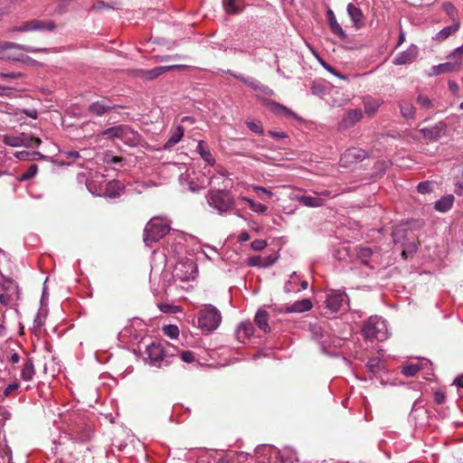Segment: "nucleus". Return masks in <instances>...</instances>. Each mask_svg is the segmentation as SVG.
<instances>
[{"mask_svg":"<svg viewBox=\"0 0 463 463\" xmlns=\"http://www.w3.org/2000/svg\"><path fill=\"white\" fill-rule=\"evenodd\" d=\"M295 199L300 203L301 204L307 207H320L325 204L326 200L322 197L314 195H307V194H297Z\"/></svg>","mask_w":463,"mask_h":463,"instance_id":"nucleus-20","label":"nucleus"},{"mask_svg":"<svg viewBox=\"0 0 463 463\" xmlns=\"http://www.w3.org/2000/svg\"><path fill=\"white\" fill-rule=\"evenodd\" d=\"M246 125L251 131L258 133L260 135L263 134V128L260 123L254 121H247Z\"/></svg>","mask_w":463,"mask_h":463,"instance_id":"nucleus-52","label":"nucleus"},{"mask_svg":"<svg viewBox=\"0 0 463 463\" xmlns=\"http://www.w3.org/2000/svg\"><path fill=\"white\" fill-rule=\"evenodd\" d=\"M461 67V62L458 61L440 63L434 65L430 69V76H437L440 73H448L458 71Z\"/></svg>","mask_w":463,"mask_h":463,"instance_id":"nucleus-18","label":"nucleus"},{"mask_svg":"<svg viewBox=\"0 0 463 463\" xmlns=\"http://www.w3.org/2000/svg\"><path fill=\"white\" fill-rule=\"evenodd\" d=\"M198 326L204 332L216 330L222 323L220 310L213 305H205L197 317Z\"/></svg>","mask_w":463,"mask_h":463,"instance_id":"nucleus-4","label":"nucleus"},{"mask_svg":"<svg viewBox=\"0 0 463 463\" xmlns=\"http://www.w3.org/2000/svg\"><path fill=\"white\" fill-rule=\"evenodd\" d=\"M347 304V296L345 292L337 289H330L327 292L326 305L332 312L335 313L340 311L342 307Z\"/></svg>","mask_w":463,"mask_h":463,"instance_id":"nucleus-12","label":"nucleus"},{"mask_svg":"<svg viewBox=\"0 0 463 463\" xmlns=\"http://www.w3.org/2000/svg\"><path fill=\"white\" fill-rule=\"evenodd\" d=\"M20 384L17 382L10 383L4 391L5 397H8L13 392L19 388Z\"/></svg>","mask_w":463,"mask_h":463,"instance_id":"nucleus-59","label":"nucleus"},{"mask_svg":"<svg viewBox=\"0 0 463 463\" xmlns=\"http://www.w3.org/2000/svg\"><path fill=\"white\" fill-rule=\"evenodd\" d=\"M158 308L164 313H176L179 310L177 306H174L167 303H160L158 304Z\"/></svg>","mask_w":463,"mask_h":463,"instance_id":"nucleus-49","label":"nucleus"},{"mask_svg":"<svg viewBox=\"0 0 463 463\" xmlns=\"http://www.w3.org/2000/svg\"><path fill=\"white\" fill-rule=\"evenodd\" d=\"M263 262L265 263V267L272 266L279 259V255L277 253H272L268 256L262 257Z\"/></svg>","mask_w":463,"mask_h":463,"instance_id":"nucleus-55","label":"nucleus"},{"mask_svg":"<svg viewBox=\"0 0 463 463\" xmlns=\"http://www.w3.org/2000/svg\"><path fill=\"white\" fill-rule=\"evenodd\" d=\"M184 128L181 126H177L175 128V129L171 133V136L169 137V138L167 139V141L165 145V147L170 148V147L174 146L175 145H176L184 137Z\"/></svg>","mask_w":463,"mask_h":463,"instance_id":"nucleus-35","label":"nucleus"},{"mask_svg":"<svg viewBox=\"0 0 463 463\" xmlns=\"http://www.w3.org/2000/svg\"><path fill=\"white\" fill-rule=\"evenodd\" d=\"M419 55V48L411 44L407 50L399 52L392 61L394 65H405L413 62Z\"/></svg>","mask_w":463,"mask_h":463,"instance_id":"nucleus-14","label":"nucleus"},{"mask_svg":"<svg viewBox=\"0 0 463 463\" xmlns=\"http://www.w3.org/2000/svg\"><path fill=\"white\" fill-rule=\"evenodd\" d=\"M34 374L35 370L33 362L31 358H27L23 364V368L21 371V378L25 382H29L33 380Z\"/></svg>","mask_w":463,"mask_h":463,"instance_id":"nucleus-32","label":"nucleus"},{"mask_svg":"<svg viewBox=\"0 0 463 463\" xmlns=\"http://www.w3.org/2000/svg\"><path fill=\"white\" fill-rule=\"evenodd\" d=\"M417 190L419 193L420 194H428V193H430L431 190H432V187H431V184L430 182L428 181H425V182H420L418 186H417Z\"/></svg>","mask_w":463,"mask_h":463,"instance_id":"nucleus-54","label":"nucleus"},{"mask_svg":"<svg viewBox=\"0 0 463 463\" xmlns=\"http://www.w3.org/2000/svg\"><path fill=\"white\" fill-rule=\"evenodd\" d=\"M247 263L250 267L266 268L261 256H252L248 259Z\"/></svg>","mask_w":463,"mask_h":463,"instance_id":"nucleus-48","label":"nucleus"},{"mask_svg":"<svg viewBox=\"0 0 463 463\" xmlns=\"http://www.w3.org/2000/svg\"><path fill=\"white\" fill-rule=\"evenodd\" d=\"M420 370V365L419 364H411L402 368V373L407 377L414 376Z\"/></svg>","mask_w":463,"mask_h":463,"instance_id":"nucleus-41","label":"nucleus"},{"mask_svg":"<svg viewBox=\"0 0 463 463\" xmlns=\"http://www.w3.org/2000/svg\"><path fill=\"white\" fill-rule=\"evenodd\" d=\"M401 115L406 119H413L415 118V108L410 100L401 99L399 101Z\"/></svg>","mask_w":463,"mask_h":463,"instance_id":"nucleus-29","label":"nucleus"},{"mask_svg":"<svg viewBox=\"0 0 463 463\" xmlns=\"http://www.w3.org/2000/svg\"><path fill=\"white\" fill-rule=\"evenodd\" d=\"M454 201L455 197L453 194L444 195L435 203L434 209L439 213H447L451 209Z\"/></svg>","mask_w":463,"mask_h":463,"instance_id":"nucleus-27","label":"nucleus"},{"mask_svg":"<svg viewBox=\"0 0 463 463\" xmlns=\"http://www.w3.org/2000/svg\"><path fill=\"white\" fill-rule=\"evenodd\" d=\"M449 90L453 93L457 94L459 90L458 84L454 80H449Z\"/></svg>","mask_w":463,"mask_h":463,"instance_id":"nucleus-62","label":"nucleus"},{"mask_svg":"<svg viewBox=\"0 0 463 463\" xmlns=\"http://www.w3.org/2000/svg\"><path fill=\"white\" fill-rule=\"evenodd\" d=\"M253 324L250 321H243L239 325L236 330V337L238 341L244 343L253 335Z\"/></svg>","mask_w":463,"mask_h":463,"instance_id":"nucleus-22","label":"nucleus"},{"mask_svg":"<svg viewBox=\"0 0 463 463\" xmlns=\"http://www.w3.org/2000/svg\"><path fill=\"white\" fill-rule=\"evenodd\" d=\"M109 5H107L106 3H104L103 1H99L97 3H95L92 6H91V10L93 11H99L103 8H109Z\"/></svg>","mask_w":463,"mask_h":463,"instance_id":"nucleus-61","label":"nucleus"},{"mask_svg":"<svg viewBox=\"0 0 463 463\" xmlns=\"http://www.w3.org/2000/svg\"><path fill=\"white\" fill-rule=\"evenodd\" d=\"M442 9L444 10V12H446V14L451 17H453L455 15V13H456V7L451 4V3H444L442 5Z\"/></svg>","mask_w":463,"mask_h":463,"instance_id":"nucleus-58","label":"nucleus"},{"mask_svg":"<svg viewBox=\"0 0 463 463\" xmlns=\"http://www.w3.org/2000/svg\"><path fill=\"white\" fill-rule=\"evenodd\" d=\"M24 76L22 72H0V79L4 80H16Z\"/></svg>","mask_w":463,"mask_h":463,"instance_id":"nucleus-51","label":"nucleus"},{"mask_svg":"<svg viewBox=\"0 0 463 463\" xmlns=\"http://www.w3.org/2000/svg\"><path fill=\"white\" fill-rule=\"evenodd\" d=\"M46 48H35L30 45L19 44L13 42H0V60L12 61H25L28 57L24 52H49Z\"/></svg>","mask_w":463,"mask_h":463,"instance_id":"nucleus-1","label":"nucleus"},{"mask_svg":"<svg viewBox=\"0 0 463 463\" xmlns=\"http://www.w3.org/2000/svg\"><path fill=\"white\" fill-rule=\"evenodd\" d=\"M18 89L14 86H4L0 84V96L1 97H12L14 92Z\"/></svg>","mask_w":463,"mask_h":463,"instance_id":"nucleus-50","label":"nucleus"},{"mask_svg":"<svg viewBox=\"0 0 463 463\" xmlns=\"http://www.w3.org/2000/svg\"><path fill=\"white\" fill-rule=\"evenodd\" d=\"M310 90L313 95L318 96L320 98L326 94V88L322 83L317 81H314L312 83Z\"/></svg>","mask_w":463,"mask_h":463,"instance_id":"nucleus-42","label":"nucleus"},{"mask_svg":"<svg viewBox=\"0 0 463 463\" xmlns=\"http://www.w3.org/2000/svg\"><path fill=\"white\" fill-rule=\"evenodd\" d=\"M170 231L169 224L160 219L152 218L146 225L144 230V242L146 246L151 247L153 243L161 240Z\"/></svg>","mask_w":463,"mask_h":463,"instance_id":"nucleus-5","label":"nucleus"},{"mask_svg":"<svg viewBox=\"0 0 463 463\" xmlns=\"http://www.w3.org/2000/svg\"><path fill=\"white\" fill-rule=\"evenodd\" d=\"M250 246L252 250L260 251L267 246V242L264 240H255L251 242Z\"/></svg>","mask_w":463,"mask_h":463,"instance_id":"nucleus-56","label":"nucleus"},{"mask_svg":"<svg viewBox=\"0 0 463 463\" xmlns=\"http://www.w3.org/2000/svg\"><path fill=\"white\" fill-rule=\"evenodd\" d=\"M363 118V111L361 109H348L345 112L341 126L345 128H351L359 122Z\"/></svg>","mask_w":463,"mask_h":463,"instance_id":"nucleus-17","label":"nucleus"},{"mask_svg":"<svg viewBox=\"0 0 463 463\" xmlns=\"http://www.w3.org/2000/svg\"><path fill=\"white\" fill-rule=\"evenodd\" d=\"M165 67L158 66L151 70H145L141 71V76L146 80H154L157 78L159 75L165 73Z\"/></svg>","mask_w":463,"mask_h":463,"instance_id":"nucleus-40","label":"nucleus"},{"mask_svg":"<svg viewBox=\"0 0 463 463\" xmlns=\"http://www.w3.org/2000/svg\"><path fill=\"white\" fill-rule=\"evenodd\" d=\"M383 100L380 99H373L366 97L364 99V113L367 117L372 118L379 109Z\"/></svg>","mask_w":463,"mask_h":463,"instance_id":"nucleus-25","label":"nucleus"},{"mask_svg":"<svg viewBox=\"0 0 463 463\" xmlns=\"http://www.w3.org/2000/svg\"><path fill=\"white\" fill-rule=\"evenodd\" d=\"M463 56V45L461 46H458L457 47L453 52H451L448 58H456V57H458L459 60L461 59V57Z\"/></svg>","mask_w":463,"mask_h":463,"instance_id":"nucleus-60","label":"nucleus"},{"mask_svg":"<svg viewBox=\"0 0 463 463\" xmlns=\"http://www.w3.org/2000/svg\"><path fill=\"white\" fill-rule=\"evenodd\" d=\"M312 302L308 298H304L291 305H287L284 307L285 313H301L305 311H308L312 308Z\"/></svg>","mask_w":463,"mask_h":463,"instance_id":"nucleus-23","label":"nucleus"},{"mask_svg":"<svg viewBox=\"0 0 463 463\" xmlns=\"http://www.w3.org/2000/svg\"><path fill=\"white\" fill-rule=\"evenodd\" d=\"M244 83L250 86L254 90L261 91L267 95H272L273 90H270L268 86L261 84L260 81L253 78H249V80H244Z\"/></svg>","mask_w":463,"mask_h":463,"instance_id":"nucleus-38","label":"nucleus"},{"mask_svg":"<svg viewBox=\"0 0 463 463\" xmlns=\"http://www.w3.org/2000/svg\"><path fill=\"white\" fill-rule=\"evenodd\" d=\"M117 108L115 104H113L109 99H101L90 104L88 110L90 113L96 116H102L107 112L114 110Z\"/></svg>","mask_w":463,"mask_h":463,"instance_id":"nucleus-16","label":"nucleus"},{"mask_svg":"<svg viewBox=\"0 0 463 463\" xmlns=\"http://www.w3.org/2000/svg\"><path fill=\"white\" fill-rule=\"evenodd\" d=\"M340 193L341 192L338 190L332 191V190H328V189L313 191L314 194H317V196L324 198L326 201L327 198L335 197Z\"/></svg>","mask_w":463,"mask_h":463,"instance_id":"nucleus-45","label":"nucleus"},{"mask_svg":"<svg viewBox=\"0 0 463 463\" xmlns=\"http://www.w3.org/2000/svg\"><path fill=\"white\" fill-rule=\"evenodd\" d=\"M252 190L258 194L260 198L271 197L273 193L260 185H252Z\"/></svg>","mask_w":463,"mask_h":463,"instance_id":"nucleus-47","label":"nucleus"},{"mask_svg":"<svg viewBox=\"0 0 463 463\" xmlns=\"http://www.w3.org/2000/svg\"><path fill=\"white\" fill-rule=\"evenodd\" d=\"M146 354L149 364L153 366H166L172 362V356H167L163 346L159 344L152 343L147 345Z\"/></svg>","mask_w":463,"mask_h":463,"instance_id":"nucleus-9","label":"nucleus"},{"mask_svg":"<svg viewBox=\"0 0 463 463\" xmlns=\"http://www.w3.org/2000/svg\"><path fill=\"white\" fill-rule=\"evenodd\" d=\"M248 459V455L244 452L215 453L214 455L204 453L199 458L197 463H251L247 462Z\"/></svg>","mask_w":463,"mask_h":463,"instance_id":"nucleus-7","label":"nucleus"},{"mask_svg":"<svg viewBox=\"0 0 463 463\" xmlns=\"http://www.w3.org/2000/svg\"><path fill=\"white\" fill-rule=\"evenodd\" d=\"M38 166L35 164L31 165L22 175L20 177L21 181H27L31 178L34 177L37 174Z\"/></svg>","mask_w":463,"mask_h":463,"instance_id":"nucleus-43","label":"nucleus"},{"mask_svg":"<svg viewBox=\"0 0 463 463\" xmlns=\"http://www.w3.org/2000/svg\"><path fill=\"white\" fill-rule=\"evenodd\" d=\"M366 156L365 150L357 147H351L345 150L340 158L343 165H347L353 163L360 162Z\"/></svg>","mask_w":463,"mask_h":463,"instance_id":"nucleus-15","label":"nucleus"},{"mask_svg":"<svg viewBox=\"0 0 463 463\" xmlns=\"http://www.w3.org/2000/svg\"><path fill=\"white\" fill-rule=\"evenodd\" d=\"M180 358L183 362L191 364L195 360L194 354L191 351H183L180 354Z\"/></svg>","mask_w":463,"mask_h":463,"instance_id":"nucleus-53","label":"nucleus"},{"mask_svg":"<svg viewBox=\"0 0 463 463\" xmlns=\"http://www.w3.org/2000/svg\"><path fill=\"white\" fill-rule=\"evenodd\" d=\"M447 131V124L439 121L430 128L420 129V133L427 142H434L439 140Z\"/></svg>","mask_w":463,"mask_h":463,"instance_id":"nucleus-13","label":"nucleus"},{"mask_svg":"<svg viewBox=\"0 0 463 463\" xmlns=\"http://www.w3.org/2000/svg\"><path fill=\"white\" fill-rule=\"evenodd\" d=\"M326 18L331 32L334 34L337 35L340 39L345 40L347 35L345 32L343 30L342 26L338 24L334 12L330 8H328L326 11Z\"/></svg>","mask_w":463,"mask_h":463,"instance_id":"nucleus-21","label":"nucleus"},{"mask_svg":"<svg viewBox=\"0 0 463 463\" xmlns=\"http://www.w3.org/2000/svg\"><path fill=\"white\" fill-rule=\"evenodd\" d=\"M460 26L459 22H456L451 25L446 26L441 29L437 34L433 37V40L438 42H443L448 39L450 35L458 31Z\"/></svg>","mask_w":463,"mask_h":463,"instance_id":"nucleus-28","label":"nucleus"},{"mask_svg":"<svg viewBox=\"0 0 463 463\" xmlns=\"http://www.w3.org/2000/svg\"><path fill=\"white\" fill-rule=\"evenodd\" d=\"M355 255L357 260L364 265L368 266L370 269H374L371 261L373 257V252L371 248L368 247H356Z\"/></svg>","mask_w":463,"mask_h":463,"instance_id":"nucleus-24","label":"nucleus"},{"mask_svg":"<svg viewBox=\"0 0 463 463\" xmlns=\"http://www.w3.org/2000/svg\"><path fill=\"white\" fill-rule=\"evenodd\" d=\"M255 323L258 325L260 330L267 333L269 331L268 324V313L264 310H259L255 316Z\"/></svg>","mask_w":463,"mask_h":463,"instance_id":"nucleus-37","label":"nucleus"},{"mask_svg":"<svg viewBox=\"0 0 463 463\" xmlns=\"http://www.w3.org/2000/svg\"><path fill=\"white\" fill-rule=\"evenodd\" d=\"M380 360L378 358H371L366 366L370 372L375 373L379 368Z\"/></svg>","mask_w":463,"mask_h":463,"instance_id":"nucleus-57","label":"nucleus"},{"mask_svg":"<svg viewBox=\"0 0 463 463\" xmlns=\"http://www.w3.org/2000/svg\"><path fill=\"white\" fill-rule=\"evenodd\" d=\"M164 334L170 338H176L179 335V329L175 325L165 326L163 328Z\"/></svg>","mask_w":463,"mask_h":463,"instance_id":"nucleus-46","label":"nucleus"},{"mask_svg":"<svg viewBox=\"0 0 463 463\" xmlns=\"http://www.w3.org/2000/svg\"><path fill=\"white\" fill-rule=\"evenodd\" d=\"M223 7L228 14H238L242 10V0H223Z\"/></svg>","mask_w":463,"mask_h":463,"instance_id":"nucleus-36","label":"nucleus"},{"mask_svg":"<svg viewBox=\"0 0 463 463\" xmlns=\"http://www.w3.org/2000/svg\"><path fill=\"white\" fill-rule=\"evenodd\" d=\"M129 146H136L139 143V135L128 126H125L121 140Z\"/></svg>","mask_w":463,"mask_h":463,"instance_id":"nucleus-26","label":"nucleus"},{"mask_svg":"<svg viewBox=\"0 0 463 463\" xmlns=\"http://www.w3.org/2000/svg\"><path fill=\"white\" fill-rule=\"evenodd\" d=\"M196 273V264L193 260H181L176 263L173 277L181 281L194 279Z\"/></svg>","mask_w":463,"mask_h":463,"instance_id":"nucleus-11","label":"nucleus"},{"mask_svg":"<svg viewBox=\"0 0 463 463\" xmlns=\"http://www.w3.org/2000/svg\"><path fill=\"white\" fill-rule=\"evenodd\" d=\"M240 199L249 204L250 210L258 214H265L268 211V206L261 203H256L248 196H241Z\"/></svg>","mask_w":463,"mask_h":463,"instance_id":"nucleus-34","label":"nucleus"},{"mask_svg":"<svg viewBox=\"0 0 463 463\" xmlns=\"http://www.w3.org/2000/svg\"><path fill=\"white\" fill-rule=\"evenodd\" d=\"M256 454L259 458L266 455H269L270 457L274 456L276 459L275 463H295L298 461L295 452L290 450L279 451L269 445H263L258 448Z\"/></svg>","mask_w":463,"mask_h":463,"instance_id":"nucleus-8","label":"nucleus"},{"mask_svg":"<svg viewBox=\"0 0 463 463\" xmlns=\"http://www.w3.org/2000/svg\"><path fill=\"white\" fill-rule=\"evenodd\" d=\"M3 142L5 145L18 147H37L41 145L42 140L39 137H31L25 133H22L18 136L5 135L3 137Z\"/></svg>","mask_w":463,"mask_h":463,"instance_id":"nucleus-10","label":"nucleus"},{"mask_svg":"<svg viewBox=\"0 0 463 463\" xmlns=\"http://www.w3.org/2000/svg\"><path fill=\"white\" fill-rule=\"evenodd\" d=\"M123 189L124 186L119 181L113 180L106 184L104 194L110 198H115L120 195V193Z\"/></svg>","mask_w":463,"mask_h":463,"instance_id":"nucleus-30","label":"nucleus"},{"mask_svg":"<svg viewBox=\"0 0 463 463\" xmlns=\"http://www.w3.org/2000/svg\"><path fill=\"white\" fill-rule=\"evenodd\" d=\"M56 29V24L52 20L32 19L28 21L18 22L8 27L10 33H30V32H52Z\"/></svg>","mask_w":463,"mask_h":463,"instance_id":"nucleus-6","label":"nucleus"},{"mask_svg":"<svg viewBox=\"0 0 463 463\" xmlns=\"http://www.w3.org/2000/svg\"><path fill=\"white\" fill-rule=\"evenodd\" d=\"M434 398L437 403L441 404L445 402V394L441 392H436L434 394Z\"/></svg>","mask_w":463,"mask_h":463,"instance_id":"nucleus-63","label":"nucleus"},{"mask_svg":"<svg viewBox=\"0 0 463 463\" xmlns=\"http://www.w3.org/2000/svg\"><path fill=\"white\" fill-rule=\"evenodd\" d=\"M417 103L424 109H430L433 107L432 100L424 94L418 95Z\"/></svg>","mask_w":463,"mask_h":463,"instance_id":"nucleus-44","label":"nucleus"},{"mask_svg":"<svg viewBox=\"0 0 463 463\" xmlns=\"http://www.w3.org/2000/svg\"><path fill=\"white\" fill-rule=\"evenodd\" d=\"M270 109L279 115H284L286 117L289 118H296V114L289 109L288 108L285 107L284 105H281L278 102H272L270 104Z\"/></svg>","mask_w":463,"mask_h":463,"instance_id":"nucleus-39","label":"nucleus"},{"mask_svg":"<svg viewBox=\"0 0 463 463\" xmlns=\"http://www.w3.org/2000/svg\"><path fill=\"white\" fill-rule=\"evenodd\" d=\"M347 13L355 29L359 30L364 26V15L358 6L348 4Z\"/></svg>","mask_w":463,"mask_h":463,"instance_id":"nucleus-19","label":"nucleus"},{"mask_svg":"<svg viewBox=\"0 0 463 463\" xmlns=\"http://www.w3.org/2000/svg\"><path fill=\"white\" fill-rule=\"evenodd\" d=\"M205 199L208 205L219 214L227 213L234 205V198L227 190L211 189L206 194Z\"/></svg>","mask_w":463,"mask_h":463,"instance_id":"nucleus-2","label":"nucleus"},{"mask_svg":"<svg viewBox=\"0 0 463 463\" xmlns=\"http://www.w3.org/2000/svg\"><path fill=\"white\" fill-rule=\"evenodd\" d=\"M126 125H118L107 128L100 133V136L108 139H118L121 140L122 133Z\"/></svg>","mask_w":463,"mask_h":463,"instance_id":"nucleus-31","label":"nucleus"},{"mask_svg":"<svg viewBox=\"0 0 463 463\" xmlns=\"http://www.w3.org/2000/svg\"><path fill=\"white\" fill-rule=\"evenodd\" d=\"M67 3L68 1L67 0H60L57 7H56V11L59 13V14H61L64 12L65 10V7L67 5Z\"/></svg>","mask_w":463,"mask_h":463,"instance_id":"nucleus-64","label":"nucleus"},{"mask_svg":"<svg viewBox=\"0 0 463 463\" xmlns=\"http://www.w3.org/2000/svg\"><path fill=\"white\" fill-rule=\"evenodd\" d=\"M363 336L369 340L383 341L388 337L386 321L378 316L370 317L362 327Z\"/></svg>","mask_w":463,"mask_h":463,"instance_id":"nucleus-3","label":"nucleus"},{"mask_svg":"<svg viewBox=\"0 0 463 463\" xmlns=\"http://www.w3.org/2000/svg\"><path fill=\"white\" fill-rule=\"evenodd\" d=\"M196 150L200 154L201 157L209 165H213L215 163V159L204 141L201 140L198 142Z\"/></svg>","mask_w":463,"mask_h":463,"instance_id":"nucleus-33","label":"nucleus"}]
</instances>
